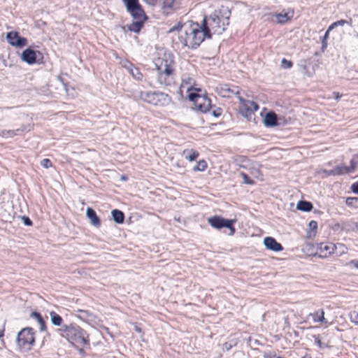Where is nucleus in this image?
<instances>
[{"label":"nucleus","instance_id":"nucleus-1","mask_svg":"<svg viewBox=\"0 0 358 358\" xmlns=\"http://www.w3.org/2000/svg\"><path fill=\"white\" fill-rule=\"evenodd\" d=\"M179 31V41L185 46L194 49L207 38L206 31H204L201 25L197 22L187 21L185 23L179 22L169 31V33Z\"/></svg>","mask_w":358,"mask_h":358},{"label":"nucleus","instance_id":"nucleus-2","mask_svg":"<svg viewBox=\"0 0 358 358\" xmlns=\"http://www.w3.org/2000/svg\"><path fill=\"white\" fill-rule=\"evenodd\" d=\"M157 81L162 86H171L175 83V62L172 54L164 52L155 60Z\"/></svg>","mask_w":358,"mask_h":358},{"label":"nucleus","instance_id":"nucleus-3","mask_svg":"<svg viewBox=\"0 0 358 358\" xmlns=\"http://www.w3.org/2000/svg\"><path fill=\"white\" fill-rule=\"evenodd\" d=\"M230 10L227 7L222 6L215 10L209 17H205L201 24L204 31H206L207 38L212 34H221L229 24Z\"/></svg>","mask_w":358,"mask_h":358},{"label":"nucleus","instance_id":"nucleus-4","mask_svg":"<svg viewBox=\"0 0 358 358\" xmlns=\"http://www.w3.org/2000/svg\"><path fill=\"white\" fill-rule=\"evenodd\" d=\"M59 334L68 341L80 345L88 344L87 336L85 332L79 327L70 324L64 325L58 329Z\"/></svg>","mask_w":358,"mask_h":358},{"label":"nucleus","instance_id":"nucleus-5","mask_svg":"<svg viewBox=\"0 0 358 358\" xmlns=\"http://www.w3.org/2000/svg\"><path fill=\"white\" fill-rule=\"evenodd\" d=\"M139 97L145 102L159 106H167L171 101L170 96L163 92H141Z\"/></svg>","mask_w":358,"mask_h":358},{"label":"nucleus","instance_id":"nucleus-6","mask_svg":"<svg viewBox=\"0 0 358 358\" xmlns=\"http://www.w3.org/2000/svg\"><path fill=\"white\" fill-rule=\"evenodd\" d=\"M34 332L30 327L24 328L17 334V343L20 348L29 350L34 343Z\"/></svg>","mask_w":358,"mask_h":358},{"label":"nucleus","instance_id":"nucleus-7","mask_svg":"<svg viewBox=\"0 0 358 358\" xmlns=\"http://www.w3.org/2000/svg\"><path fill=\"white\" fill-rule=\"evenodd\" d=\"M189 101L193 102L194 108L201 113H207L210 111L211 108V101L206 95H200L196 92H190L188 94Z\"/></svg>","mask_w":358,"mask_h":358},{"label":"nucleus","instance_id":"nucleus-8","mask_svg":"<svg viewBox=\"0 0 358 358\" xmlns=\"http://www.w3.org/2000/svg\"><path fill=\"white\" fill-rule=\"evenodd\" d=\"M238 99L240 102V112L241 115L249 121L254 119V112L259 108L257 103L252 101L245 100L241 96H238Z\"/></svg>","mask_w":358,"mask_h":358},{"label":"nucleus","instance_id":"nucleus-9","mask_svg":"<svg viewBox=\"0 0 358 358\" xmlns=\"http://www.w3.org/2000/svg\"><path fill=\"white\" fill-rule=\"evenodd\" d=\"M184 90L189 94L192 92V91L199 92L201 90L196 87V82L192 77L187 74H182L179 92L182 94Z\"/></svg>","mask_w":358,"mask_h":358},{"label":"nucleus","instance_id":"nucleus-10","mask_svg":"<svg viewBox=\"0 0 358 358\" xmlns=\"http://www.w3.org/2000/svg\"><path fill=\"white\" fill-rule=\"evenodd\" d=\"M126 6L127 11L131 16H139L143 17V14L145 13L139 4L138 0H122Z\"/></svg>","mask_w":358,"mask_h":358},{"label":"nucleus","instance_id":"nucleus-11","mask_svg":"<svg viewBox=\"0 0 358 358\" xmlns=\"http://www.w3.org/2000/svg\"><path fill=\"white\" fill-rule=\"evenodd\" d=\"M6 39L10 45L17 48H22L27 44V38L20 36L17 31L7 33Z\"/></svg>","mask_w":358,"mask_h":358},{"label":"nucleus","instance_id":"nucleus-12","mask_svg":"<svg viewBox=\"0 0 358 358\" xmlns=\"http://www.w3.org/2000/svg\"><path fill=\"white\" fill-rule=\"evenodd\" d=\"M358 166V160L352 159L350 160V166H348L343 164H341L335 167L336 174L337 176L350 174L354 173Z\"/></svg>","mask_w":358,"mask_h":358},{"label":"nucleus","instance_id":"nucleus-13","mask_svg":"<svg viewBox=\"0 0 358 358\" xmlns=\"http://www.w3.org/2000/svg\"><path fill=\"white\" fill-rule=\"evenodd\" d=\"M216 92L222 97H231L235 94L239 96V90L237 87H229L227 85H220L216 87Z\"/></svg>","mask_w":358,"mask_h":358},{"label":"nucleus","instance_id":"nucleus-14","mask_svg":"<svg viewBox=\"0 0 358 358\" xmlns=\"http://www.w3.org/2000/svg\"><path fill=\"white\" fill-rule=\"evenodd\" d=\"M132 23L127 25L128 30L135 33H138L143 25L144 21L146 20V15L143 13L142 18L139 16H132Z\"/></svg>","mask_w":358,"mask_h":358},{"label":"nucleus","instance_id":"nucleus-15","mask_svg":"<svg viewBox=\"0 0 358 358\" xmlns=\"http://www.w3.org/2000/svg\"><path fill=\"white\" fill-rule=\"evenodd\" d=\"M208 222L211 227L217 229H220L225 227H229V224H227V222H229V220L224 219L217 215L208 218Z\"/></svg>","mask_w":358,"mask_h":358},{"label":"nucleus","instance_id":"nucleus-16","mask_svg":"<svg viewBox=\"0 0 358 358\" xmlns=\"http://www.w3.org/2000/svg\"><path fill=\"white\" fill-rule=\"evenodd\" d=\"M180 7L178 0H164L162 3V11L164 14L169 15Z\"/></svg>","mask_w":358,"mask_h":358},{"label":"nucleus","instance_id":"nucleus-17","mask_svg":"<svg viewBox=\"0 0 358 358\" xmlns=\"http://www.w3.org/2000/svg\"><path fill=\"white\" fill-rule=\"evenodd\" d=\"M264 245L267 250L274 252H280L283 250L280 243H278L273 237H266L263 241Z\"/></svg>","mask_w":358,"mask_h":358},{"label":"nucleus","instance_id":"nucleus-18","mask_svg":"<svg viewBox=\"0 0 358 358\" xmlns=\"http://www.w3.org/2000/svg\"><path fill=\"white\" fill-rule=\"evenodd\" d=\"M320 256L322 257H327L329 255L334 254L335 250H336V247L335 244L328 243L324 244L322 243L320 247Z\"/></svg>","mask_w":358,"mask_h":358},{"label":"nucleus","instance_id":"nucleus-19","mask_svg":"<svg viewBox=\"0 0 358 358\" xmlns=\"http://www.w3.org/2000/svg\"><path fill=\"white\" fill-rule=\"evenodd\" d=\"M22 59L29 64L35 63L36 59V51L30 48L26 49L22 53Z\"/></svg>","mask_w":358,"mask_h":358},{"label":"nucleus","instance_id":"nucleus-20","mask_svg":"<svg viewBox=\"0 0 358 358\" xmlns=\"http://www.w3.org/2000/svg\"><path fill=\"white\" fill-rule=\"evenodd\" d=\"M86 215L90 220V224L96 227H99L101 225L100 220L96 215V212L91 208H87L86 210Z\"/></svg>","mask_w":358,"mask_h":358},{"label":"nucleus","instance_id":"nucleus-21","mask_svg":"<svg viewBox=\"0 0 358 358\" xmlns=\"http://www.w3.org/2000/svg\"><path fill=\"white\" fill-rule=\"evenodd\" d=\"M266 127H271L277 125V115L273 112L267 113L264 118Z\"/></svg>","mask_w":358,"mask_h":358},{"label":"nucleus","instance_id":"nucleus-22","mask_svg":"<svg viewBox=\"0 0 358 358\" xmlns=\"http://www.w3.org/2000/svg\"><path fill=\"white\" fill-rule=\"evenodd\" d=\"M76 315L80 320L86 321L87 322H93L95 318L94 315L92 313H90L88 310H78Z\"/></svg>","mask_w":358,"mask_h":358},{"label":"nucleus","instance_id":"nucleus-23","mask_svg":"<svg viewBox=\"0 0 358 358\" xmlns=\"http://www.w3.org/2000/svg\"><path fill=\"white\" fill-rule=\"evenodd\" d=\"M296 208L302 211L309 212L313 208V206L309 201H299L296 204Z\"/></svg>","mask_w":358,"mask_h":358},{"label":"nucleus","instance_id":"nucleus-24","mask_svg":"<svg viewBox=\"0 0 358 358\" xmlns=\"http://www.w3.org/2000/svg\"><path fill=\"white\" fill-rule=\"evenodd\" d=\"M315 322L327 324L328 321L324 317V311L323 309H320L316 313L311 314Z\"/></svg>","mask_w":358,"mask_h":358},{"label":"nucleus","instance_id":"nucleus-25","mask_svg":"<svg viewBox=\"0 0 358 358\" xmlns=\"http://www.w3.org/2000/svg\"><path fill=\"white\" fill-rule=\"evenodd\" d=\"M113 220L117 224H122L124 222V215L119 210L115 209L111 212Z\"/></svg>","mask_w":358,"mask_h":358},{"label":"nucleus","instance_id":"nucleus-26","mask_svg":"<svg viewBox=\"0 0 358 358\" xmlns=\"http://www.w3.org/2000/svg\"><path fill=\"white\" fill-rule=\"evenodd\" d=\"M31 317L38 322L40 325V330L41 331H45L46 329L45 324L41 314L37 312H33L31 314Z\"/></svg>","mask_w":358,"mask_h":358},{"label":"nucleus","instance_id":"nucleus-27","mask_svg":"<svg viewBox=\"0 0 358 358\" xmlns=\"http://www.w3.org/2000/svg\"><path fill=\"white\" fill-rule=\"evenodd\" d=\"M50 321L51 323L57 327H59L62 323V318L60 315L56 313L55 311H51L50 313Z\"/></svg>","mask_w":358,"mask_h":358},{"label":"nucleus","instance_id":"nucleus-28","mask_svg":"<svg viewBox=\"0 0 358 358\" xmlns=\"http://www.w3.org/2000/svg\"><path fill=\"white\" fill-rule=\"evenodd\" d=\"M275 18L278 23L284 24L287 22L289 19L290 16H288L287 13L282 12L275 14Z\"/></svg>","mask_w":358,"mask_h":358},{"label":"nucleus","instance_id":"nucleus-29","mask_svg":"<svg viewBox=\"0 0 358 358\" xmlns=\"http://www.w3.org/2000/svg\"><path fill=\"white\" fill-rule=\"evenodd\" d=\"M187 153L185 158L189 162L195 160L199 156V152L194 150H184L183 154Z\"/></svg>","mask_w":358,"mask_h":358},{"label":"nucleus","instance_id":"nucleus-30","mask_svg":"<svg viewBox=\"0 0 358 358\" xmlns=\"http://www.w3.org/2000/svg\"><path fill=\"white\" fill-rule=\"evenodd\" d=\"M336 250H335L334 254L336 256H341L345 254L348 252V248L343 244L338 243L336 245Z\"/></svg>","mask_w":358,"mask_h":358},{"label":"nucleus","instance_id":"nucleus-31","mask_svg":"<svg viewBox=\"0 0 358 358\" xmlns=\"http://www.w3.org/2000/svg\"><path fill=\"white\" fill-rule=\"evenodd\" d=\"M131 76L136 80H141L143 78V75L140 72L138 68L134 66L131 71L129 72Z\"/></svg>","mask_w":358,"mask_h":358},{"label":"nucleus","instance_id":"nucleus-32","mask_svg":"<svg viewBox=\"0 0 358 358\" xmlns=\"http://www.w3.org/2000/svg\"><path fill=\"white\" fill-rule=\"evenodd\" d=\"M207 167V163L205 160H200L197 165L194 168V171H203Z\"/></svg>","mask_w":358,"mask_h":358},{"label":"nucleus","instance_id":"nucleus-33","mask_svg":"<svg viewBox=\"0 0 358 358\" xmlns=\"http://www.w3.org/2000/svg\"><path fill=\"white\" fill-rule=\"evenodd\" d=\"M346 204L351 207L358 208V197L348 198Z\"/></svg>","mask_w":358,"mask_h":358},{"label":"nucleus","instance_id":"nucleus-34","mask_svg":"<svg viewBox=\"0 0 358 358\" xmlns=\"http://www.w3.org/2000/svg\"><path fill=\"white\" fill-rule=\"evenodd\" d=\"M18 130H3L1 131V136L5 138H10L16 135Z\"/></svg>","mask_w":358,"mask_h":358},{"label":"nucleus","instance_id":"nucleus-35","mask_svg":"<svg viewBox=\"0 0 358 358\" xmlns=\"http://www.w3.org/2000/svg\"><path fill=\"white\" fill-rule=\"evenodd\" d=\"M121 64L122 67L128 71V72L131 71V69L134 66L130 62L127 60H124L121 62Z\"/></svg>","mask_w":358,"mask_h":358},{"label":"nucleus","instance_id":"nucleus-36","mask_svg":"<svg viewBox=\"0 0 358 358\" xmlns=\"http://www.w3.org/2000/svg\"><path fill=\"white\" fill-rule=\"evenodd\" d=\"M281 66L283 69H290L292 66V62L283 58L281 60Z\"/></svg>","mask_w":358,"mask_h":358},{"label":"nucleus","instance_id":"nucleus-37","mask_svg":"<svg viewBox=\"0 0 358 358\" xmlns=\"http://www.w3.org/2000/svg\"><path fill=\"white\" fill-rule=\"evenodd\" d=\"M350 321L356 324H358V313L353 311L350 313Z\"/></svg>","mask_w":358,"mask_h":358},{"label":"nucleus","instance_id":"nucleus-38","mask_svg":"<svg viewBox=\"0 0 358 358\" xmlns=\"http://www.w3.org/2000/svg\"><path fill=\"white\" fill-rule=\"evenodd\" d=\"M241 176L242 177V178L245 184H248V185L254 184V181L250 180L246 173L242 172V173H241Z\"/></svg>","mask_w":358,"mask_h":358},{"label":"nucleus","instance_id":"nucleus-39","mask_svg":"<svg viewBox=\"0 0 358 358\" xmlns=\"http://www.w3.org/2000/svg\"><path fill=\"white\" fill-rule=\"evenodd\" d=\"M234 222H235L234 220H229V222H227V224H229V227H225L226 228L229 229L231 236L234 235L235 233V228L233 226Z\"/></svg>","mask_w":358,"mask_h":358},{"label":"nucleus","instance_id":"nucleus-40","mask_svg":"<svg viewBox=\"0 0 358 358\" xmlns=\"http://www.w3.org/2000/svg\"><path fill=\"white\" fill-rule=\"evenodd\" d=\"M41 164L46 169H48L52 166V163L49 159H43L41 161Z\"/></svg>","mask_w":358,"mask_h":358},{"label":"nucleus","instance_id":"nucleus-41","mask_svg":"<svg viewBox=\"0 0 358 358\" xmlns=\"http://www.w3.org/2000/svg\"><path fill=\"white\" fill-rule=\"evenodd\" d=\"M346 265L351 268H356L358 269V259L352 260L347 263Z\"/></svg>","mask_w":358,"mask_h":358},{"label":"nucleus","instance_id":"nucleus-42","mask_svg":"<svg viewBox=\"0 0 358 358\" xmlns=\"http://www.w3.org/2000/svg\"><path fill=\"white\" fill-rule=\"evenodd\" d=\"M336 26H337V22H334L329 26V27L328 28V29L327 30V31L324 34V40L328 38L330 31L332 30Z\"/></svg>","mask_w":358,"mask_h":358},{"label":"nucleus","instance_id":"nucleus-43","mask_svg":"<svg viewBox=\"0 0 358 358\" xmlns=\"http://www.w3.org/2000/svg\"><path fill=\"white\" fill-rule=\"evenodd\" d=\"M308 226L310 229L316 230L317 228V222L316 221L312 220L309 222Z\"/></svg>","mask_w":358,"mask_h":358},{"label":"nucleus","instance_id":"nucleus-44","mask_svg":"<svg viewBox=\"0 0 358 358\" xmlns=\"http://www.w3.org/2000/svg\"><path fill=\"white\" fill-rule=\"evenodd\" d=\"M22 220L26 226H31L32 224L31 220L28 217L23 216Z\"/></svg>","mask_w":358,"mask_h":358},{"label":"nucleus","instance_id":"nucleus-45","mask_svg":"<svg viewBox=\"0 0 358 358\" xmlns=\"http://www.w3.org/2000/svg\"><path fill=\"white\" fill-rule=\"evenodd\" d=\"M315 343L320 348H324L325 345L321 341L319 337H315Z\"/></svg>","mask_w":358,"mask_h":358},{"label":"nucleus","instance_id":"nucleus-46","mask_svg":"<svg viewBox=\"0 0 358 358\" xmlns=\"http://www.w3.org/2000/svg\"><path fill=\"white\" fill-rule=\"evenodd\" d=\"M324 172L326 173L327 176H337L336 174L335 168L334 169L329 170V171L324 170Z\"/></svg>","mask_w":358,"mask_h":358},{"label":"nucleus","instance_id":"nucleus-47","mask_svg":"<svg viewBox=\"0 0 358 358\" xmlns=\"http://www.w3.org/2000/svg\"><path fill=\"white\" fill-rule=\"evenodd\" d=\"M144 1L150 6H155L158 0H144Z\"/></svg>","mask_w":358,"mask_h":358},{"label":"nucleus","instance_id":"nucleus-48","mask_svg":"<svg viewBox=\"0 0 358 358\" xmlns=\"http://www.w3.org/2000/svg\"><path fill=\"white\" fill-rule=\"evenodd\" d=\"M351 188L354 192L358 193V182L352 184Z\"/></svg>","mask_w":358,"mask_h":358},{"label":"nucleus","instance_id":"nucleus-49","mask_svg":"<svg viewBox=\"0 0 358 358\" xmlns=\"http://www.w3.org/2000/svg\"><path fill=\"white\" fill-rule=\"evenodd\" d=\"M212 114L213 116L215 117H218L221 115V112H220V109H217V110H213L212 112Z\"/></svg>","mask_w":358,"mask_h":358},{"label":"nucleus","instance_id":"nucleus-50","mask_svg":"<svg viewBox=\"0 0 358 358\" xmlns=\"http://www.w3.org/2000/svg\"><path fill=\"white\" fill-rule=\"evenodd\" d=\"M334 94L335 96L336 100H337V101H338L341 98V96H342L341 94H340L338 92H334Z\"/></svg>","mask_w":358,"mask_h":358},{"label":"nucleus","instance_id":"nucleus-51","mask_svg":"<svg viewBox=\"0 0 358 358\" xmlns=\"http://www.w3.org/2000/svg\"><path fill=\"white\" fill-rule=\"evenodd\" d=\"M252 174H253L255 177L258 178V176L260 175V172L259 170L256 169L252 172Z\"/></svg>","mask_w":358,"mask_h":358},{"label":"nucleus","instance_id":"nucleus-52","mask_svg":"<svg viewBox=\"0 0 358 358\" xmlns=\"http://www.w3.org/2000/svg\"><path fill=\"white\" fill-rule=\"evenodd\" d=\"M134 330L138 333H141L142 331H141V329L137 326L136 324L134 325Z\"/></svg>","mask_w":358,"mask_h":358},{"label":"nucleus","instance_id":"nucleus-53","mask_svg":"<svg viewBox=\"0 0 358 358\" xmlns=\"http://www.w3.org/2000/svg\"><path fill=\"white\" fill-rule=\"evenodd\" d=\"M224 347L227 350H229L231 348V345H228L227 343H224Z\"/></svg>","mask_w":358,"mask_h":358},{"label":"nucleus","instance_id":"nucleus-54","mask_svg":"<svg viewBox=\"0 0 358 358\" xmlns=\"http://www.w3.org/2000/svg\"><path fill=\"white\" fill-rule=\"evenodd\" d=\"M3 331H4L3 328V327H1V328H0V337L3 336Z\"/></svg>","mask_w":358,"mask_h":358},{"label":"nucleus","instance_id":"nucleus-55","mask_svg":"<svg viewBox=\"0 0 358 358\" xmlns=\"http://www.w3.org/2000/svg\"><path fill=\"white\" fill-rule=\"evenodd\" d=\"M337 22V25H338V24L343 25V24H344L345 21H344V20H340V21H338V22Z\"/></svg>","mask_w":358,"mask_h":358},{"label":"nucleus","instance_id":"nucleus-56","mask_svg":"<svg viewBox=\"0 0 358 358\" xmlns=\"http://www.w3.org/2000/svg\"><path fill=\"white\" fill-rule=\"evenodd\" d=\"M121 179H122V180H127V177H126V176H122L121 177Z\"/></svg>","mask_w":358,"mask_h":358},{"label":"nucleus","instance_id":"nucleus-57","mask_svg":"<svg viewBox=\"0 0 358 358\" xmlns=\"http://www.w3.org/2000/svg\"><path fill=\"white\" fill-rule=\"evenodd\" d=\"M302 358H304V357H302Z\"/></svg>","mask_w":358,"mask_h":358}]
</instances>
